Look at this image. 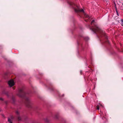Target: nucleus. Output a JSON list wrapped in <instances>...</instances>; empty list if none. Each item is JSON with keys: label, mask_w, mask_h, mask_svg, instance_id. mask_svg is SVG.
<instances>
[{"label": "nucleus", "mask_w": 123, "mask_h": 123, "mask_svg": "<svg viewBox=\"0 0 123 123\" xmlns=\"http://www.w3.org/2000/svg\"><path fill=\"white\" fill-rule=\"evenodd\" d=\"M93 26H92L90 29L95 33H98L100 35H104L105 32L103 31L99 28L97 25L93 24Z\"/></svg>", "instance_id": "nucleus-1"}, {"label": "nucleus", "mask_w": 123, "mask_h": 123, "mask_svg": "<svg viewBox=\"0 0 123 123\" xmlns=\"http://www.w3.org/2000/svg\"><path fill=\"white\" fill-rule=\"evenodd\" d=\"M25 94L23 88H22L19 89L17 95L20 97L23 98L25 96Z\"/></svg>", "instance_id": "nucleus-2"}, {"label": "nucleus", "mask_w": 123, "mask_h": 123, "mask_svg": "<svg viewBox=\"0 0 123 123\" xmlns=\"http://www.w3.org/2000/svg\"><path fill=\"white\" fill-rule=\"evenodd\" d=\"M8 84L9 86L11 87L14 84L13 80H10L8 81Z\"/></svg>", "instance_id": "nucleus-3"}, {"label": "nucleus", "mask_w": 123, "mask_h": 123, "mask_svg": "<svg viewBox=\"0 0 123 123\" xmlns=\"http://www.w3.org/2000/svg\"><path fill=\"white\" fill-rule=\"evenodd\" d=\"M84 16L86 18H90L89 16H88V15L86 13H84Z\"/></svg>", "instance_id": "nucleus-4"}, {"label": "nucleus", "mask_w": 123, "mask_h": 123, "mask_svg": "<svg viewBox=\"0 0 123 123\" xmlns=\"http://www.w3.org/2000/svg\"><path fill=\"white\" fill-rule=\"evenodd\" d=\"M84 39L86 40V41H87L89 39V38L88 37H85L84 38Z\"/></svg>", "instance_id": "nucleus-5"}, {"label": "nucleus", "mask_w": 123, "mask_h": 123, "mask_svg": "<svg viewBox=\"0 0 123 123\" xmlns=\"http://www.w3.org/2000/svg\"><path fill=\"white\" fill-rule=\"evenodd\" d=\"M8 121L9 123H12L11 120L9 118H8Z\"/></svg>", "instance_id": "nucleus-6"}, {"label": "nucleus", "mask_w": 123, "mask_h": 123, "mask_svg": "<svg viewBox=\"0 0 123 123\" xmlns=\"http://www.w3.org/2000/svg\"><path fill=\"white\" fill-rule=\"evenodd\" d=\"M68 3H69V4L71 6H72L73 4L74 5V4L73 3L69 2Z\"/></svg>", "instance_id": "nucleus-7"}, {"label": "nucleus", "mask_w": 123, "mask_h": 123, "mask_svg": "<svg viewBox=\"0 0 123 123\" xmlns=\"http://www.w3.org/2000/svg\"><path fill=\"white\" fill-rule=\"evenodd\" d=\"M26 100H27V102H28V104H29V99L28 98H27L26 99Z\"/></svg>", "instance_id": "nucleus-8"}, {"label": "nucleus", "mask_w": 123, "mask_h": 123, "mask_svg": "<svg viewBox=\"0 0 123 123\" xmlns=\"http://www.w3.org/2000/svg\"><path fill=\"white\" fill-rule=\"evenodd\" d=\"M79 11L80 12H83L84 13H85L84 12V10H83V9H81V10H79Z\"/></svg>", "instance_id": "nucleus-9"}, {"label": "nucleus", "mask_w": 123, "mask_h": 123, "mask_svg": "<svg viewBox=\"0 0 123 123\" xmlns=\"http://www.w3.org/2000/svg\"><path fill=\"white\" fill-rule=\"evenodd\" d=\"M121 23L122 25V26H123V20L121 19Z\"/></svg>", "instance_id": "nucleus-10"}, {"label": "nucleus", "mask_w": 123, "mask_h": 123, "mask_svg": "<svg viewBox=\"0 0 123 123\" xmlns=\"http://www.w3.org/2000/svg\"><path fill=\"white\" fill-rule=\"evenodd\" d=\"M18 120H21V118L20 116H18Z\"/></svg>", "instance_id": "nucleus-11"}, {"label": "nucleus", "mask_w": 123, "mask_h": 123, "mask_svg": "<svg viewBox=\"0 0 123 123\" xmlns=\"http://www.w3.org/2000/svg\"><path fill=\"white\" fill-rule=\"evenodd\" d=\"M94 20H93L91 22V24L92 25H93V24L94 23Z\"/></svg>", "instance_id": "nucleus-12"}, {"label": "nucleus", "mask_w": 123, "mask_h": 123, "mask_svg": "<svg viewBox=\"0 0 123 123\" xmlns=\"http://www.w3.org/2000/svg\"><path fill=\"white\" fill-rule=\"evenodd\" d=\"M97 109L98 110H99V107L97 105Z\"/></svg>", "instance_id": "nucleus-13"}, {"label": "nucleus", "mask_w": 123, "mask_h": 123, "mask_svg": "<svg viewBox=\"0 0 123 123\" xmlns=\"http://www.w3.org/2000/svg\"><path fill=\"white\" fill-rule=\"evenodd\" d=\"M16 113L18 114V115L19 114V112L18 111H17L16 112Z\"/></svg>", "instance_id": "nucleus-14"}, {"label": "nucleus", "mask_w": 123, "mask_h": 123, "mask_svg": "<svg viewBox=\"0 0 123 123\" xmlns=\"http://www.w3.org/2000/svg\"><path fill=\"white\" fill-rule=\"evenodd\" d=\"M99 105H100V106H101L102 107H103V106L102 104H99Z\"/></svg>", "instance_id": "nucleus-15"}, {"label": "nucleus", "mask_w": 123, "mask_h": 123, "mask_svg": "<svg viewBox=\"0 0 123 123\" xmlns=\"http://www.w3.org/2000/svg\"><path fill=\"white\" fill-rule=\"evenodd\" d=\"M0 100H3V99L1 98H0Z\"/></svg>", "instance_id": "nucleus-16"}, {"label": "nucleus", "mask_w": 123, "mask_h": 123, "mask_svg": "<svg viewBox=\"0 0 123 123\" xmlns=\"http://www.w3.org/2000/svg\"><path fill=\"white\" fill-rule=\"evenodd\" d=\"M116 12L117 13H118V12H117V9H116Z\"/></svg>", "instance_id": "nucleus-17"}, {"label": "nucleus", "mask_w": 123, "mask_h": 123, "mask_svg": "<svg viewBox=\"0 0 123 123\" xmlns=\"http://www.w3.org/2000/svg\"><path fill=\"white\" fill-rule=\"evenodd\" d=\"M82 73V71H80V73L81 74V73Z\"/></svg>", "instance_id": "nucleus-18"}, {"label": "nucleus", "mask_w": 123, "mask_h": 123, "mask_svg": "<svg viewBox=\"0 0 123 123\" xmlns=\"http://www.w3.org/2000/svg\"><path fill=\"white\" fill-rule=\"evenodd\" d=\"M117 15L118 16V13H117Z\"/></svg>", "instance_id": "nucleus-19"}, {"label": "nucleus", "mask_w": 123, "mask_h": 123, "mask_svg": "<svg viewBox=\"0 0 123 123\" xmlns=\"http://www.w3.org/2000/svg\"><path fill=\"white\" fill-rule=\"evenodd\" d=\"M27 105V106H28V107H29V106H28V105Z\"/></svg>", "instance_id": "nucleus-20"}, {"label": "nucleus", "mask_w": 123, "mask_h": 123, "mask_svg": "<svg viewBox=\"0 0 123 123\" xmlns=\"http://www.w3.org/2000/svg\"><path fill=\"white\" fill-rule=\"evenodd\" d=\"M27 105V106H28V107H29V106H28V105Z\"/></svg>", "instance_id": "nucleus-21"}, {"label": "nucleus", "mask_w": 123, "mask_h": 123, "mask_svg": "<svg viewBox=\"0 0 123 123\" xmlns=\"http://www.w3.org/2000/svg\"><path fill=\"white\" fill-rule=\"evenodd\" d=\"M103 118H105V117H103Z\"/></svg>", "instance_id": "nucleus-22"}]
</instances>
